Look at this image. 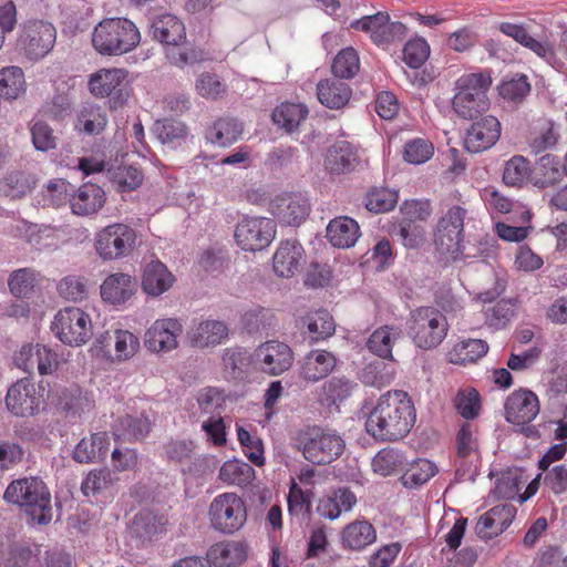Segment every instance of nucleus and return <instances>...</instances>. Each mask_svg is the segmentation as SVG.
<instances>
[{"mask_svg":"<svg viewBox=\"0 0 567 567\" xmlns=\"http://www.w3.org/2000/svg\"><path fill=\"white\" fill-rule=\"evenodd\" d=\"M416 421L410 395L402 390L382 394L368 414L367 432L378 441L395 442L405 437Z\"/></svg>","mask_w":567,"mask_h":567,"instance_id":"obj_1","label":"nucleus"},{"mask_svg":"<svg viewBox=\"0 0 567 567\" xmlns=\"http://www.w3.org/2000/svg\"><path fill=\"white\" fill-rule=\"evenodd\" d=\"M141 42V33L126 18H106L92 32V45L101 55L118 56L133 51Z\"/></svg>","mask_w":567,"mask_h":567,"instance_id":"obj_2","label":"nucleus"},{"mask_svg":"<svg viewBox=\"0 0 567 567\" xmlns=\"http://www.w3.org/2000/svg\"><path fill=\"white\" fill-rule=\"evenodd\" d=\"M293 446L310 463L330 464L344 451L346 442L334 430L321 426H307L292 437Z\"/></svg>","mask_w":567,"mask_h":567,"instance_id":"obj_3","label":"nucleus"},{"mask_svg":"<svg viewBox=\"0 0 567 567\" xmlns=\"http://www.w3.org/2000/svg\"><path fill=\"white\" fill-rule=\"evenodd\" d=\"M6 502L25 507L32 520L48 524L52 519L51 495L49 488L38 477H23L12 481L4 494Z\"/></svg>","mask_w":567,"mask_h":567,"instance_id":"obj_4","label":"nucleus"},{"mask_svg":"<svg viewBox=\"0 0 567 567\" xmlns=\"http://www.w3.org/2000/svg\"><path fill=\"white\" fill-rule=\"evenodd\" d=\"M492 84L488 73H468L455 81V93L452 99L453 111L464 120H473L489 107L487 91Z\"/></svg>","mask_w":567,"mask_h":567,"instance_id":"obj_5","label":"nucleus"},{"mask_svg":"<svg viewBox=\"0 0 567 567\" xmlns=\"http://www.w3.org/2000/svg\"><path fill=\"white\" fill-rule=\"evenodd\" d=\"M408 324L409 334L414 344L424 350L440 346L449 331L445 316L432 307H420L413 310Z\"/></svg>","mask_w":567,"mask_h":567,"instance_id":"obj_6","label":"nucleus"},{"mask_svg":"<svg viewBox=\"0 0 567 567\" xmlns=\"http://www.w3.org/2000/svg\"><path fill=\"white\" fill-rule=\"evenodd\" d=\"M137 245V233L130 225L114 223L100 229L94 237V248L104 261L131 256Z\"/></svg>","mask_w":567,"mask_h":567,"instance_id":"obj_7","label":"nucleus"},{"mask_svg":"<svg viewBox=\"0 0 567 567\" xmlns=\"http://www.w3.org/2000/svg\"><path fill=\"white\" fill-rule=\"evenodd\" d=\"M56 41L54 25L45 20H28L19 32L17 50L29 61H39L47 56Z\"/></svg>","mask_w":567,"mask_h":567,"instance_id":"obj_8","label":"nucleus"},{"mask_svg":"<svg viewBox=\"0 0 567 567\" xmlns=\"http://www.w3.org/2000/svg\"><path fill=\"white\" fill-rule=\"evenodd\" d=\"M53 334L64 344L80 347L93 334L89 313L78 307H65L56 312L51 323Z\"/></svg>","mask_w":567,"mask_h":567,"instance_id":"obj_9","label":"nucleus"},{"mask_svg":"<svg viewBox=\"0 0 567 567\" xmlns=\"http://www.w3.org/2000/svg\"><path fill=\"white\" fill-rule=\"evenodd\" d=\"M208 516L214 529L233 534L239 530L247 519L245 502L236 493L217 495L210 503Z\"/></svg>","mask_w":567,"mask_h":567,"instance_id":"obj_10","label":"nucleus"},{"mask_svg":"<svg viewBox=\"0 0 567 567\" xmlns=\"http://www.w3.org/2000/svg\"><path fill=\"white\" fill-rule=\"evenodd\" d=\"M292 363L291 348L278 340L262 342L252 352V370L271 377L285 373Z\"/></svg>","mask_w":567,"mask_h":567,"instance_id":"obj_11","label":"nucleus"},{"mask_svg":"<svg viewBox=\"0 0 567 567\" xmlns=\"http://www.w3.org/2000/svg\"><path fill=\"white\" fill-rule=\"evenodd\" d=\"M275 235V221L266 217H245L235 229L236 243L246 251H257L268 247Z\"/></svg>","mask_w":567,"mask_h":567,"instance_id":"obj_12","label":"nucleus"},{"mask_svg":"<svg viewBox=\"0 0 567 567\" xmlns=\"http://www.w3.org/2000/svg\"><path fill=\"white\" fill-rule=\"evenodd\" d=\"M184 331L179 318L156 319L145 331V347L154 353H168L178 348V338Z\"/></svg>","mask_w":567,"mask_h":567,"instance_id":"obj_13","label":"nucleus"},{"mask_svg":"<svg viewBox=\"0 0 567 567\" xmlns=\"http://www.w3.org/2000/svg\"><path fill=\"white\" fill-rule=\"evenodd\" d=\"M127 73L123 69H101L89 80L90 92L99 97L109 96L115 106L128 97Z\"/></svg>","mask_w":567,"mask_h":567,"instance_id":"obj_14","label":"nucleus"},{"mask_svg":"<svg viewBox=\"0 0 567 567\" xmlns=\"http://www.w3.org/2000/svg\"><path fill=\"white\" fill-rule=\"evenodd\" d=\"M16 365L31 374L35 370L40 375H50L58 370V353L47 346L29 343L20 348L14 354Z\"/></svg>","mask_w":567,"mask_h":567,"instance_id":"obj_15","label":"nucleus"},{"mask_svg":"<svg viewBox=\"0 0 567 567\" xmlns=\"http://www.w3.org/2000/svg\"><path fill=\"white\" fill-rule=\"evenodd\" d=\"M466 210L461 206L451 207L439 220L435 233V245L442 254L460 252Z\"/></svg>","mask_w":567,"mask_h":567,"instance_id":"obj_16","label":"nucleus"},{"mask_svg":"<svg viewBox=\"0 0 567 567\" xmlns=\"http://www.w3.org/2000/svg\"><path fill=\"white\" fill-rule=\"evenodd\" d=\"M43 402L35 384L29 378H23L13 383L7 392L6 404L8 410L17 416H32Z\"/></svg>","mask_w":567,"mask_h":567,"instance_id":"obj_17","label":"nucleus"},{"mask_svg":"<svg viewBox=\"0 0 567 567\" xmlns=\"http://www.w3.org/2000/svg\"><path fill=\"white\" fill-rule=\"evenodd\" d=\"M539 413L537 395L525 389L514 391L505 402V419L508 423L520 426L530 423Z\"/></svg>","mask_w":567,"mask_h":567,"instance_id":"obj_18","label":"nucleus"},{"mask_svg":"<svg viewBox=\"0 0 567 567\" xmlns=\"http://www.w3.org/2000/svg\"><path fill=\"white\" fill-rule=\"evenodd\" d=\"M229 328L226 322L204 319L194 322L187 331V339L197 349L215 348L228 339Z\"/></svg>","mask_w":567,"mask_h":567,"instance_id":"obj_19","label":"nucleus"},{"mask_svg":"<svg viewBox=\"0 0 567 567\" xmlns=\"http://www.w3.org/2000/svg\"><path fill=\"white\" fill-rule=\"evenodd\" d=\"M498 29L503 34L512 38L524 48L530 50L544 61L550 63L554 60V45L547 39L535 38L527 25L502 22L499 23Z\"/></svg>","mask_w":567,"mask_h":567,"instance_id":"obj_20","label":"nucleus"},{"mask_svg":"<svg viewBox=\"0 0 567 567\" xmlns=\"http://www.w3.org/2000/svg\"><path fill=\"white\" fill-rule=\"evenodd\" d=\"M501 136V123L495 116H485L473 123L466 132L465 148L480 153L491 148Z\"/></svg>","mask_w":567,"mask_h":567,"instance_id":"obj_21","label":"nucleus"},{"mask_svg":"<svg viewBox=\"0 0 567 567\" xmlns=\"http://www.w3.org/2000/svg\"><path fill=\"white\" fill-rule=\"evenodd\" d=\"M270 210L280 221L297 226L308 216L310 205L300 194H282L271 200Z\"/></svg>","mask_w":567,"mask_h":567,"instance_id":"obj_22","label":"nucleus"},{"mask_svg":"<svg viewBox=\"0 0 567 567\" xmlns=\"http://www.w3.org/2000/svg\"><path fill=\"white\" fill-rule=\"evenodd\" d=\"M516 507L512 504L494 506L476 523L475 533L482 539H491L502 534L513 522Z\"/></svg>","mask_w":567,"mask_h":567,"instance_id":"obj_23","label":"nucleus"},{"mask_svg":"<svg viewBox=\"0 0 567 567\" xmlns=\"http://www.w3.org/2000/svg\"><path fill=\"white\" fill-rule=\"evenodd\" d=\"M303 255V248L297 240L281 241L272 258L275 272L284 278L292 277L302 267Z\"/></svg>","mask_w":567,"mask_h":567,"instance_id":"obj_24","label":"nucleus"},{"mask_svg":"<svg viewBox=\"0 0 567 567\" xmlns=\"http://www.w3.org/2000/svg\"><path fill=\"white\" fill-rule=\"evenodd\" d=\"M337 358L326 350H311L300 365V378L307 382H318L327 378L336 368Z\"/></svg>","mask_w":567,"mask_h":567,"instance_id":"obj_25","label":"nucleus"},{"mask_svg":"<svg viewBox=\"0 0 567 567\" xmlns=\"http://www.w3.org/2000/svg\"><path fill=\"white\" fill-rule=\"evenodd\" d=\"M136 287L134 277L123 272L112 274L101 285V297L111 305H122L135 293Z\"/></svg>","mask_w":567,"mask_h":567,"instance_id":"obj_26","label":"nucleus"},{"mask_svg":"<svg viewBox=\"0 0 567 567\" xmlns=\"http://www.w3.org/2000/svg\"><path fill=\"white\" fill-rule=\"evenodd\" d=\"M358 159L355 147L347 141H339L328 150L324 166L331 174H344L354 169Z\"/></svg>","mask_w":567,"mask_h":567,"instance_id":"obj_27","label":"nucleus"},{"mask_svg":"<svg viewBox=\"0 0 567 567\" xmlns=\"http://www.w3.org/2000/svg\"><path fill=\"white\" fill-rule=\"evenodd\" d=\"M110 446V437L106 432L93 433L90 437L82 439L73 451V458L79 463H93L106 458Z\"/></svg>","mask_w":567,"mask_h":567,"instance_id":"obj_28","label":"nucleus"},{"mask_svg":"<svg viewBox=\"0 0 567 567\" xmlns=\"http://www.w3.org/2000/svg\"><path fill=\"white\" fill-rule=\"evenodd\" d=\"M559 138L558 127L554 121L540 117L536 120L528 135V146L535 155L556 146Z\"/></svg>","mask_w":567,"mask_h":567,"instance_id":"obj_29","label":"nucleus"},{"mask_svg":"<svg viewBox=\"0 0 567 567\" xmlns=\"http://www.w3.org/2000/svg\"><path fill=\"white\" fill-rule=\"evenodd\" d=\"M341 545L344 549L362 550L377 540V532L367 520H354L343 527Z\"/></svg>","mask_w":567,"mask_h":567,"instance_id":"obj_30","label":"nucleus"},{"mask_svg":"<svg viewBox=\"0 0 567 567\" xmlns=\"http://www.w3.org/2000/svg\"><path fill=\"white\" fill-rule=\"evenodd\" d=\"M174 281L167 267L159 260H153L144 269L142 287L147 295L157 297L167 291Z\"/></svg>","mask_w":567,"mask_h":567,"instance_id":"obj_31","label":"nucleus"},{"mask_svg":"<svg viewBox=\"0 0 567 567\" xmlns=\"http://www.w3.org/2000/svg\"><path fill=\"white\" fill-rule=\"evenodd\" d=\"M317 94L322 105L339 110L348 104L352 91L346 82L333 78L320 81L317 85Z\"/></svg>","mask_w":567,"mask_h":567,"instance_id":"obj_32","label":"nucleus"},{"mask_svg":"<svg viewBox=\"0 0 567 567\" xmlns=\"http://www.w3.org/2000/svg\"><path fill=\"white\" fill-rule=\"evenodd\" d=\"M154 40L164 45L182 44L186 39L185 27L175 16L165 14L156 19L151 25Z\"/></svg>","mask_w":567,"mask_h":567,"instance_id":"obj_33","label":"nucleus"},{"mask_svg":"<svg viewBox=\"0 0 567 567\" xmlns=\"http://www.w3.org/2000/svg\"><path fill=\"white\" fill-rule=\"evenodd\" d=\"M104 204V192L101 187L86 184L80 187L70 199L73 214L87 216L96 213Z\"/></svg>","mask_w":567,"mask_h":567,"instance_id":"obj_34","label":"nucleus"},{"mask_svg":"<svg viewBox=\"0 0 567 567\" xmlns=\"http://www.w3.org/2000/svg\"><path fill=\"white\" fill-rule=\"evenodd\" d=\"M243 133V124L233 117L216 120L205 133L208 143L217 146H229L238 141Z\"/></svg>","mask_w":567,"mask_h":567,"instance_id":"obj_35","label":"nucleus"},{"mask_svg":"<svg viewBox=\"0 0 567 567\" xmlns=\"http://www.w3.org/2000/svg\"><path fill=\"white\" fill-rule=\"evenodd\" d=\"M246 547L238 542H221L213 545L207 551L209 564L216 567H234L246 559Z\"/></svg>","mask_w":567,"mask_h":567,"instance_id":"obj_36","label":"nucleus"},{"mask_svg":"<svg viewBox=\"0 0 567 567\" xmlns=\"http://www.w3.org/2000/svg\"><path fill=\"white\" fill-rule=\"evenodd\" d=\"M359 230V225L354 219L342 216L329 223L327 238L334 247L349 248L358 240Z\"/></svg>","mask_w":567,"mask_h":567,"instance_id":"obj_37","label":"nucleus"},{"mask_svg":"<svg viewBox=\"0 0 567 567\" xmlns=\"http://www.w3.org/2000/svg\"><path fill=\"white\" fill-rule=\"evenodd\" d=\"M476 427L471 423L461 425L456 434V454L461 466H472L478 458Z\"/></svg>","mask_w":567,"mask_h":567,"instance_id":"obj_38","label":"nucleus"},{"mask_svg":"<svg viewBox=\"0 0 567 567\" xmlns=\"http://www.w3.org/2000/svg\"><path fill=\"white\" fill-rule=\"evenodd\" d=\"M224 372L228 378L243 379L252 370V353L243 348H227L221 355Z\"/></svg>","mask_w":567,"mask_h":567,"instance_id":"obj_39","label":"nucleus"},{"mask_svg":"<svg viewBox=\"0 0 567 567\" xmlns=\"http://www.w3.org/2000/svg\"><path fill=\"white\" fill-rule=\"evenodd\" d=\"M308 109L299 103H282L272 112L274 122L288 133L298 130L300 124L306 121Z\"/></svg>","mask_w":567,"mask_h":567,"instance_id":"obj_40","label":"nucleus"},{"mask_svg":"<svg viewBox=\"0 0 567 567\" xmlns=\"http://www.w3.org/2000/svg\"><path fill=\"white\" fill-rule=\"evenodd\" d=\"M167 518L152 511H141L133 520V530L140 538L153 539L165 532Z\"/></svg>","mask_w":567,"mask_h":567,"instance_id":"obj_41","label":"nucleus"},{"mask_svg":"<svg viewBox=\"0 0 567 567\" xmlns=\"http://www.w3.org/2000/svg\"><path fill=\"white\" fill-rule=\"evenodd\" d=\"M406 464L404 454L393 447L380 450L372 458V470L381 476L395 475L401 472Z\"/></svg>","mask_w":567,"mask_h":567,"instance_id":"obj_42","label":"nucleus"},{"mask_svg":"<svg viewBox=\"0 0 567 567\" xmlns=\"http://www.w3.org/2000/svg\"><path fill=\"white\" fill-rule=\"evenodd\" d=\"M355 383L344 377H334L326 381L319 391V401L327 406H331L348 399Z\"/></svg>","mask_w":567,"mask_h":567,"instance_id":"obj_43","label":"nucleus"},{"mask_svg":"<svg viewBox=\"0 0 567 567\" xmlns=\"http://www.w3.org/2000/svg\"><path fill=\"white\" fill-rule=\"evenodd\" d=\"M218 477L227 485L245 487L254 481L255 470L246 462L229 460L221 465Z\"/></svg>","mask_w":567,"mask_h":567,"instance_id":"obj_44","label":"nucleus"},{"mask_svg":"<svg viewBox=\"0 0 567 567\" xmlns=\"http://www.w3.org/2000/svg\"><path fill=\"white\" fill-rule=\"evenodd\" d=\"M401 337V330L396 327L384 326L377 329L368 339L367 347L375 355L383 359H392V348Z\"/></svg>","mask_w":567,"mask_h":567,"instance_id":"obj_45","label":"nucleus"},{"mask_svg":"<svg viewBox=\"0 0 567 567\" xmlns=\"http://www.w3.org/2000/svg\"><path fill=\"white\" fill-rule=\"evenodd\" d=\"M107 124L105 111L95 104H85L78 114L75 127L86 134H99Z\"/></svg>","mask_w":567,"mask_h":567,"instance_id":"obj_46","label":"nucleus"},{"mask_svg":"<svg viewBox=\"0 0 567 567\" xmlns=\"http://www.w3.org/2000/svg\"><path fill=\"white\" fill-rule=\"evenodd\" d=\"M488 351V346L481 339H467L456 343L451 351L450 361L456 364H466L475 362L484 357Z\"/></svg>","mask_w":567,"mask_h":567,"instance_id":"obj_47","label":"nucleus"},{"mask_svg":"<svg viewBox=\"0 0 567 567\" xmlns=\"http://www.w3.org/2000/svg\"><path fill=\"white\" fill-rule=\"evenodd\" d=\"M110 339L115 351L114 360L118 362L132 359L141 348L140 338L128 330L116 329Z\"/></svg>","mask_w":567,"mask_h":567,"instance_id":"obj_48","label":"nucleus"},{"mask_svg":"<svg viewBox=\"0 0 567 567\" xmlns=\"http://www.w3.org/2000/svg\"><path fill=\"white\" fill-rule=\"evenodd\" d=\"M151 431V421L145 415L138 416L126 415L118 420L115 426L114 435L116 437L141 440Z\"/></svg>","mask_w":567,"mask_h":567,"instance_id":"obj_49","label":"nucleus"},{"mask_svg":"<svg viewBox=\"0 0 567 567\" xmlns=\"http://www.w3.org/2000/svg\"><path fill=\"white\" fill-rule=\"evenodd\" d=\"M24 74L19 66H9L0 71V96L16 100L24 91Z\"/></svg>","mask_w":567,"mask_h":567,"instance_id":"obj_50","label":"nucleus"},{"mask_svg":"<svg viewBox=\"0 0 567 567\" xmlns=\"http://www.w3.org/2000/svg\"><path fill=\"white\" fill-rule=\"evenodd\" d=\"M530 175L529 162L522 155H515L504 166L503 181L509 186H522L529 181Z\"/></svg>","mask_w":567,"mask_h":567,"instance_id":"obj_51","label":"nucleus"},{"mask_svg":"<svg viewBox=\"0 0 567 567\" xmlns=\"http://www.w3.org/2000/svg\"><path fill=\"white\" fill-rule=\"evenodd\" d=\"M331 70L339 80L353 78L360 70L358 52L352 47L342 49L333 59Z\"/></svg>","mask_w":567,"mask_h":567,"instance_id":"obj_52","label":"nucleus"},{"mask_svg":"<svg viewBox=\"0 0 567 567\" xmlns=\"http://www.w3.org/2000/svg\"><path fill=\"white\" fill-rule=\"evenodd\" d=\"M109 177L118 192H131L141 186L143 173L134 166H118L109 171Z\"/></svg>","mask_w":567,"mask_h":567,"instance_id":"obj_53","label":"nucleus"},{"mask_svg":"<svg viewBox=\"0 0 567 567\" xmlns=\"http://www.w3.org/2000/svg\"><path fill=\"white\" fill-rule=\"evenodd\" d=\"M561 178L563 171L557 158L551 155L540 157L534 185L545 188L554 186L559 183Z\"/></svg>","mask_w":567,"mask_h":567,"instance_id":"obj_54","label":"nucleus"},{"mask_svg":"<svg viewBox=\"0 0 567 567\" xmlns=\"http://www.w3.org/2000/svg\"><path fill=\"white\" fill-rule=\"evenodd\" d=\"M35 184L34 176L24 172L9 174L0 185V190L10 198H18L29 193Z\"/></svg>","mask_w":567,"mask_h":567,"instance_id":"obj_55","label":"nucleus"},{"mask_svg":"<svg viewBox=\"0 0 567 567\" xmlns=\"http://www.w3.org/2000/svg\"><path fill=\"white\" fill-rule=\"evenodd\" d=\"M236 431L237 439L243 446L246 457L256 466H262L265 464V450L261 439L240 425L236 426Z\"/></svg>","mask_w":567,"mask_h":567,"instance_id":"obj_56","label":"nucleus"},{"mask_svg":"<svg viewBox=\"0 0 567 567\" xmlns=\"http://www.w3.org/2000/svg\"><path fill=\"white\" fill-rule=\"evenodd\" d=\"M307 328L311 340L320 341L334 333L336 324L328 311L319 310L307 317Z\"/></svg>","mask_w":567,"mask_h":567,"instance_id":"obj_57","label":"nucleus"},{"mask_svg":"<svg viewBox=\"0 0 567 567\" xmlns=\"http://www.w3.org/2000/svg\"><path fill=\"white\" fill-rule=\"evenodd\" d=\"M116 477L109 468L93 470L82 482L81 489L85 496L96 495L110 489Z\"/></svg>","mask_w":567,"mask_h":567,"instance_id":"obj_58","label":"nucleus"},{"mask_svg":"<svg viewBox=\"0 0 567 567\" xmlns=\"http://www.w3.org/2000/svg\"><path fill=\"white\" fill-rule=\"evenodd\" d=\"M434 154L433 144L425 138L416 137L408 141L403 148V158L413 165H421L431 159Z\"/></svg>","mask_w":567,"mask_h":567,"instance_id":"obj_59","label":"nucleus"},{"mask_svg":"<svg viewBox=\"0 0 567 567\" xmlns=\"http://www.w3.org/2000/svg\"><path fill=\"white\" fill-rule=\"evenodd\" d=\"M37 272L31 268L13 271L8 280L10 292L17 298L28 297L33 290Z\"/></svg>","mask_w":567,"mask_h":567,"instance_id":"obj_60","label":"nucleus"},{"mask_svg":"<svg viewBox=\"0 0 567 567\" xmlns=\"http://www.w3.org/2000/svg\"><path fill=\"white\" fill-rule=\"evenodd\" d=\"M436 473V465L430 460H419L411 464L403 474L402 480L405 486H419L430 481Z\"/></svg>","mask_w":567,"mask_h":567,"instance_id":"obj_61","label":"nucleus"},{"mask_svg":"<svg viewBox=\"0 0 567 567\" xmlns=\"http://www.w3.org/2000/svg\"><path fill=\"white\" fill-rule=\"evenodd\" d=\"M396 203L398 193L389 188H375L365 197L367 209L377 214L393 209Z\"/></svg>","mask_w":567,"mask_h":567,"instance_id":"obj_62","label":"nucleus"},{"mask_svg":"<svg viewBox=\"0 0 567 567\" xmlns=\"http://www.w3.org/2000/svg\"><path fill=\"white\" fill-rule=\"evenodd\" d=\"M166 59L174 65L183 68L203 60V52L193 47L182 44L165 45Z\"/></svg>","mask_w":567,"mask_h":567,"instance_id":"obj_63","label":"nucleus"},{"mask_svg":"<svg viewBox=\"0 0 567 567\" xmlns=\"http://www.w3.org/2000/svg\"><path fill=\"white\" fill-rule=\"evenodd\" d=\"M498 92L505 100L520 102L530 92L528 78L524 74H516L512 79L504 81L499 85Z\"/></svg>","mask_w":567,"mask_h":567,"instance_id":"obj_64","label":"nucleus"}]
</instances>
